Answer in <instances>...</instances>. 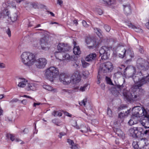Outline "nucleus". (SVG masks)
<instances>
[{
	"label": "nucleus",
	"instance_id": "nucleus-9",
	"mask_svg": "<svg viewBox=\"0 0 149 149\" xmlns=\"http://www.w3.org/2000/svg\"><path fill=\"white\" fill-rule=\"evenodd\" d=\"M85 40L86 44L90 45L88 47L90 49H94L97 45L96 41L92 40L90 37L86 36L85 37Z\"/></svg>",
	"mask_w": 149,
	"mask_h": 149
},
{
	"label": "nucleus",
	"instance_id": "nucleus-19",
	"mask_svg": "<svg viewBox=\"0 0 149 149\" xmlns=\"http://www.w3.org/2000/svg\"><path fill=\"white\" fill-rule=\"evenodd\" d=\"M140 121L142 125L145 128H149V115Z\"/></svg>",
	"mask_w": 149,
	"mask_h": 149
},
{
	"label": "nucleus",
	"instance_id": "nucleus-7",
	"mask_svg": "<svg viewBox=\"0 0 149 149\" xmlns=\"http://www.w3.org/2000/svg\"><path fill=\"white\" fill-rule=\"evenodd\" d=\"M118 68L119 69L123 70L124 75L127 74L128 75H130V76H132V75L134 74L136 72L135 68L131 66H128L125 68V65H122L118 67Z\"/></svg>",
	"mask_w": 149,
	"mask_h": 149
},
{
	"label": "nucleus",
	"instance_id": "nucleus-18",
	"mask_svg": "<svg viewBox=\"0 0 149 149\" xmlns=\"http://www.w3.org/2000/svg\"><path fill=\"white\" fill-rule=\"evenodd\" d=\"M131 109H128L127 111H125V113H123L122 112H120L118 114V118L120 119L123 121V119L127 116L130 113Z\"/></svg>",
	"mask_w": 149,
	"mask_h": 149
},
{
	"label": "nucleus",
	"instance_id": "nucleus-42",
	"mask_svg": "<svg viewBox=\"0 0 149 149\" xmlns=\"http://www.w3.org/2000/svg\"><path fill=\"white\" fill-rule=\"evenodd\" d=\"M133 148L135 149H139V147L137 141H134L132 144Z\"/></svg>",
	"mask_w": 149,
	"mask_h": 149
},
{
	"label": "nucleus",
	"instance_id": "nucleus-40",
	"mask_svg": "<svg viewBox=\"0 0 149 149\" xmlns=\"http://www.w3.org/2000/svg\"><path fill=\"white\" fill-rule=\"evenodd\" d=\"M6 136L8 139L10 138L12 141H13L15 139L14 136L12 134H7Z\"/></svg>",
	"mask_w": 149,
	"mask_h": 149
},
{
	"label": "nucleus",
	"instance_id": "nucleus-24",
	"mask_svg": "<svg viewBox=\"0 0 149 149\" xmlns=\"http://www.w3.org/2000/svg\"><path fill=\"white\" fill-rule=\"evenodd\" d=\"M96 54L95 53H91L86 56L85 60L87 61H92L95 60L96 59Z\"/></svg>",
	"mask_w": 149,
	"mask_h": 149
},
{
	"label": "nucleus",
	"instance_id": "nucleus-27",
	"mask_svg": "<svg viewBox=\"0 0 149 149\" xmlns=\"http://www.w3.org/2000/svg\"><path fill=\"white\" fill-rule=\"evenodd\" d=\"M139 106H136L132 108V112L133 116L137 117L139 116L138 111L139 109Z\"/></svg>",
	"mask_w": 149,
	"mask_h": 149
},
{
	"label": "nucleus",
	"instance_id": "nucleus-61",
	"mask_svg": "<svg viewBox=\"0 0 149 149\" xmlns=\"http://www.w3.org/2000/svg\"><path fill=\"white\" fill-rule=\"evenodd\" d=\"M128 124L130 125H132L134 124V122L132 120H130L128 122Z\"/></svg>",
	"mask_w": 149,
	"mask_h": 149
},
{
	"label": "nucleus",
	"instance_id": "nucleus-35",
	"mask_svg": "<svg viewBox=\"0 0 149 149\" xmlns=\"http://www.w3.org/2000/svg\"><path fill=\"white\" fill-rule=\"evenodd\" d=\"M64 84H69L70 83L73 84V82L72 81V79H71V77H70L68 75H67L66 76V78H65V80L64 81Z\"/></svg>",
	"mask_w": 149,
	"mask_h": 149
},
{
	"label": "nucleus",
	"instance_id": "nucleus-17",
	"mask_svg": "<svg viewBox=\"0 0 149 149\" xmlns=\"http://www.w3.org/2000/svg\"><path fill=\"white\" fill-rule=\"evenodd\" d=\"M102 3L105 6L111 7L115 5L116 3V0H102Z\"/></svg>",
	"mask_w": 149,
	"mask_h": 149
},
{
	"label": "nucleus",
	"instance_id": "nucleus-44",
	"mask_svg": "<svg viewBox=\"0 0 149 149\" xmlns=\"http://www.w3.org/2000/svg\"><path fill=\"white\" fill-rule=\"evenodd\" d=\"M30 5L32 6V7L36 9L38 8V4L37 3L33 2L31 3Z\"/></svg>",
	"mask_w": 149,
	"mask_h": 149
},
{
	"label": "nucleus",
	"instance_id": "nucleus-21",
	"mask_svg": "<svg viewBox=\"0 0 149 149\" xmlns=\"http://www.w3.org/2000/svg\"><path fill=\"white\" fill-rule=\"evenodd\" d=\"M76 128L77 129H81L80 131L83 133H85L88 131H91L89 127H86L83 124L81 125L79 127L77 126Z\"/></svg>",
	"mask_w": 149,
	"mask_h": 149
},
{
	"label": "nucleus",
	"instance_id": "nucleus-28",
	"mask_svg": "<svg viewBox=\"0 0 149 149\" xmlns=\"http://www.w3.org/2000/svg\"><path fill=\"white\" fill-rule=\"evenodd\" d=\"M127 25L130 28L133 29L135 30V31L136 32H142V31L141 28L137 27L136 26L133 25L131 23H128Z\"/></svg>",
	"mask_w": 149,
	"mask_h": 149
},
{
	"label": "nucleus",
	"instance_id": "nucleus-54",
	"mask_svg": "<svg viewBox=\"0 0 149 149\" xmlns=\"http://www.w3.org/2000/svg\"><path fill=\"white\" fill-rule=\"evenodd\" d=\"M66 135V133L64 132H61L59 133V135L58 136L59 138L61 139L63 136H64Z\"/></svg>",
	"mask_w": 149,
	"mask_h": 149
},
{
	"label": "nucleus",
	"instance_id": "nucleus-55",
	"mask_svg": "<svg viewBox=\"0 0 149 149\" xmlns=\"http://www.w3.org/2000/svg\"><path fill=\"white\" fill-rule=\"evenodd\" d=\"M71 91L68 90L66 89H62V93H70Z\"/></svg>",
	"mask_w": 149,
	"mask_h": 149
},
{
	"label": "nucleus",
	"instance_id": "nucleus-50",
	"mask_svg": "<svg viewBox=\"0 0 149 149\" xmlns=\"http://www.w3.org/2000/svg\"><path fill=\"white\" fill-rule=\"evenodd\" d=\"M43 88L46 89L48 91H51L52 90L51 87L50 86L48 85H44Z\"/></svg>",
	"mask_w": 149,
	"mask_h": 149
},
{
	"label": "nucleus",
	"instance_id": "nucleus-62",
	"mask_svg": "<svg viewBox=\"0 0 149 149\" xmlns=\"http://www.w3.org/2000/svg\"><path fill=\"white\" fill-rule=\"evenodd\" d=\"M64 114L66 116L70 117H71L72 116V115L71 114H70L69 113L66 111L65 112H64Z\"/></svg>",
	"mask_w": 149,
	"mask_h": 149
},
{
	"label": "nucleus",
	"instance_id": "nucleus-5",
	"mask_svg": "<svg viewBox=\"0 0 149 149\" xmlns=\"http://www.w3.org/2000/svg\"><path fill=\"white\" fill-rule=\"evenodd\" d=\"M111 47L107 46H103L99 51L100 56H101L102 60H105L109 58L110 55V50Z\"/></svg>",
	"mask_w": 149,
	"mask_h": 149
},
{
	"label": "nucleus",
	"instance_id": "nucleus-6",
	"mask_svg": "<svg viewBox=\"0 0 149 149\" xmlns=\"http://www.w3.org/2000/svg\"><path fill=\"white\" fill-rule=\"evenodd\" d=\"M132 77L133 79V80L135 83L134 87V88H141V86H140L139 85H141V80L143 79L144 80H145L146 77H142L141 76V73H139V72H138L135 75L134 74L132 75Z\"/></svg>",
	"mask_w": 149,
	"mask_h": 149
},
{
	"label": "nucleus",
	"instance_id": "nucleus-10",
	"mask_svg": "<svg viewBox=\"0 0 149 149\" xmlns=\"http://www.w3.org/2000/svg\"><path fill=\"white\" fill-rule=\"evenodd\" d=\"M49 39V38L48 37H44L40 39V45L41 46V49L45 50L48 49L47 45L48 44V39ZM39 49H40V48Z\"/></svg>",
	"mask_w": 149,
	"mask_h": 149
},
{
	"label": "nucleus",
	"instance_id": "nucleus-3",
	"mask_svg": "<svg viewBox=\"0 0 149 149\" xmlns=\"http://www.w3.org/2000/svg\"><path fill=\"white\" fill-rule=\"evenodd\" d=\"M113 67L112 63L108 61L101 64L98 71V75L102 74L105 75V73L111 72L113 70Z\"/></svg>",
	"mask_w": 149,
	"mask_h": 149
},
{
	"label": "nucleus",
	"instance_id": "nucleus-13",
	"mask_svg": "<svg viewBox=\"0 0 149 149\" xmlns=\"http://www.w3.org/2000/svg\"><path fill=\"white\" fill-rule=\"evenodd\" d=\"M124 13L127 15H129L132 13V10L130 4L127 3L123 5Z\"/></svg>",
	"mask_w": 149,
	"mask_h": 149
},
{
	"label": "nucleus",
	"instance_id": "nucleus-1",
	"mask_svg": "<svg viewBox=\"0 0 149 149\" xmlns=\"http://www.w3.org/2000/svg\"><path fill=\"white\" fill-rule=\"evenodd\" d=\"M134 89L136 90H134L132 93L126 91L123 92L125 98L130 103L135 102L141 100L142 96L145 93L144 90L141 88Z\"/></svg>",
	"mask_w": 149,
	"mask_h": 149
},
{
	"label": "nucleus",
	"instance_id": "nucleus-63",
	"mask_svg": "<svg viewBox=\"0 0 149 149\" xmlns=\"http://www.w3.org/2000/svg\"><path fill=\"white\" fill-rule=\"evenodd\" d=\"M82 64L84 68H86L87 66H88L89 65L88 63L86 62H84Z\"/></svg>",
	"mask_w": 149,
	"mask_h": 149
},
{
	"label": "nucleus",
	"instance_id": "nucleus-37",
	"mask_svg": "<svg viewBox=\"0 0 149 149\" xmlns=\"http://www.w3.org/2000/svg\"><path fill=\"white\" fill-rule=\"evenodd\" d=\"M141 81V85H139L140 86H142L143 85L146 84V83H149V78H148V77L147 76L146 77L145 80L143 79H142Z\"/></svg>",
	"mask_w": 149,
	"mask_h": 149
},
{
	"label": "nucleus",
	"instance_id": "nucleus-52",
	"mask_svg": "<svg viewBox=\"0 0 149 149\" xmlns=\"http://www.w3.org/2000/svg\"><path fill=\"white\" fill-rule=\"evenodd\" d=\"M77 146L78 145L77 144H74L71 147V148L72 149H79Z\"/></svg>",
	"mask_w": 149,
	"mask_h": 149
},
{
	"label": "nucleus",
	"instance_id": "nucleus-31",
	"mask_svg": "<svg viewBox=\"0 0 149 149\" xmlns=\"http://www.w3.org/2000/svg\"><path fill=\"white\" fill-rule=\"evenodd\" d=\"M120 49L121 51L120 52V53L119 54L118 56L121 58H123L125 56L126 50L125 49L123 48H122Z\"/></svg>",
	"mask_w": 149,
	"mask_h": 149
},
{
	"label": "nucleus",
	"instance_id": "nucleus-49",
	"mask_svg": "<svg viewBox=\"0 0 149 149\" xmlns=\"http://www.w3.org/2000/svg\"><path fill=\"white\" fill-rule=\"evenodd\" d=\"M82 23L83 26L87 28L89 26V24H87L86 22L84 20L82 21Z\"/></svg>",
	"mask_w": 149,
	"mask_h": 149
},
{
	"label": "nucleus",
	"instance_id": "nucleus-20",
	"mask_svg": "<svg viewBox=\"0 0 149 149\" xmlns=\"http://www.w3.org/2000/svg\"><path fill=\"white\" fill-rule=\"evenodd\" d=\"M65 46L66 45L64 43H59L57 46V49L59 52H56L55 55L57 56V54H58V53L62 52V51H64L65 50Z\"/></svg>",
	"mask_w": 149,
	"mask_h": 149
},
{
	"label": "nucleus",
	"instance_id": "nucleus-33",
	"mask_svg": "<svg viewBox=\"0 0 149 149\" xmlns=\"http://www.w3.org/2000/svg\"><path fill=\"white\" fill-rule=\"evenodd\" d=\"M97 35L100 38L102 37V31L100 29L95 28L94 29Z\"/></svg>",
	"mask_w": 149,
	"mask_h": 149
},
{
	"label": "nucleus",
	"instance_id": "nucleus-22",
	"mask_svg": "<svg viewBox=\"0 0 149 149\" xmlns=\"http://www.w3.org/2000/svg\"><path fill=\"white\" fill-rule=\"evenodd\" d=\"M71 61V65L77 70L80 68L79 61L74 59H73Z\"/></svg>",
	"mask_w": 149,
	"mask_h": 149
},
{
	"label": "nucleus",
	"instance_id": "nucleus-14",
	"mask_svg": "<svg viewBox=\"0 0 149 149\" xmlns=\"http://www.w3.org/2000/svg\"><path fill=\"white\" fill-rule=\"evenodd\" d=\"M58 55L59 56L58 58H61L60 60H70L71 61L73 59L72 56L64 52L58 53Z\"/></svg>",
	"mask_w": 149,
	"mask_h": 149
},
{
	"label": "nucleus",
	"instance_id": "nucleus-34",
	"mask_svg": "<svg viewBox=\"0 0 149 149\" xmlns=\"http://www.w3.org/2000/svg\"><path fill=\"white\" fill-rule=\"evenodd\" d=\"M17 13H15L12 14L10 17L12 21L13 22L17 20Z\"/></svg>",
	"mask_w": 149,
	"mask_h": 149
},
{
	"label": "nucleus",
	"instance_id": "nucleus-43",
	"mask_svg": "<svg viewBox=\"0 0 149 149\" xmlns=\"http://www.w3.org/2000/svg\"><path fill=\"white\" fill-rule=\"evenodd\" d=\"M87 102V99L86 98L84 99L81 102H79V103L80 105L85 106Z\"/></svg>",
	"mask_w": 149,
	"mask_h": 149
},
{
	"label": "nucleus",
	"instance_id": "nucleus-39",
	"mask_svg": "<svg viewBox=\"0 0 149 149\" xmlns=\"http://www.w3.org/2000/svg\"><path fill=\"white\" fill-rule=\"evenodd\" d=\"M52 114L55 117L57 116L60 117L62 115V113L61 112L55 111H53Z\"/></svg>",
	"mask_w": 149,
	"mask_h": 149
},
{
	"label": "nucleus",
	"instance_id": "nucleus-2",
	"mask_svg": "<svg viewBox=\"0 0 149 149\" xmlns=\"http://www.w3.org/2000/svg\"><path fill=\"white\" fill-rule=\"evenodd\" d=\"M22 61L25 65L28 66H31L34 62L35 56L32 53L29 52H24L21 56Z\"/></svg>",
	"mask_w": 149,
	"mask_h": 149
},
{
	"label": "nucleus",
	"instance_id": "nucleus-56",
	"mask_svg": "<svg viewBox=\"0 0 149 149\" xmlns=\"http://www.w3.org/2000/svg\"><path fill=\"white\" fill-rule=\"evenodd\" d=\"M6 33L8 34V36L10 37L11 36V31L9 28H8L6 31Z\"/></svg>",
	"mask_w": 149,
	"mask_h": 149
},
{
	"label": "nucleus",
	"instance_id": "nucleus-64",
	"mask_svg": "<svg viewBox=\"0 0 149 149\" xmlns=\"http://www.w3.org/2000/svg\"><path fill=\"white\" fill-rule=\"evenodd\" d=\"M21 102L24 105H25L27 103V101L26 100H23L21 101Z\"/></svg>",
	"mask_w": 149,
	"mask_h": 149
},
{
	"label": "nucleus",
	"instance_id": "nucleus-58",
	"mask_svg": "<svg viewBox=\"0 0 149 149\" xmlns=\"http://www.w3.org/2000/svg\"><path fill=\"white\" fill-rule=\"evenodd\" d=\"M19 100L17 98H14L13 99L11 100L9 102L10 103L13 102H16Z\"/></svg>",
	"mask_w": 149,
	"mask_h": 149
},
{
	"label": "nucleus",
	"instance_id": "nucleus-8",
	"mask_svg": "<svg viewBox=\"0 0 149 149\" xmlns=\"http://www.w3.org/2000/svg\"><path fill=\"white\" fill-rule=\"evenodd\" d=\"M47 63V61L45 58H40L35 61L36 67L39 69L45 68Z\"/></svg>",
	"mask_w": 149,
	"mask_h": 149
},
{
	"label": "nucleus",
	"instance_id": "nucleus-30",
	"mask_svg": "<svg viewBox=\"0 0 149 149\" xmlns=\"http://www.w3.org/2000/svg\"><path fill=\"white\" fill-rule=\"evenodd\" d=\"M116 86L117 88V90L119 94L120 92H123L125 89L124 86L123 84H122L121 85L118 84L116 85Z\"/></svg>",
	"mask_w": 149,
	"mask_h": 149
},
{
	"label": "nucleus",
	"instance_id": "nucleus-53",
	"mask_svg": "<svg viewBox=\"0 0 149 149\" xmlns=\"http://www.w3.org/2000/svg\"><path fill=\"white\" fill-rule=\"evenodd\" d=\"M127 107V106L125 105H121L118 108V110L120 111V110H123Z\"/></svg>",
	"mask_w": 149,
	"mask_h": 149
},
{
	"label": "nucleus",
	"instance_id": "nucleus-16",
	"mask_svg": "<svg viewBox=\"0 0 149 149\" xmlns=\"http://www.w3.org/2000/svg\"><path fill=\"white\" fill-rule=\"evenodd\" d=\"M141 70L139 72V73H141V76L142 77H148L149 78V68L148 66L147 65L143 69H140Z\"/></svg>",
	"mask_w": 149,
	"mask_h": 149
},
{
	"label": "nucleus",
	"instance_id": "nucleus-23",
	"mask_svg": "<svg viewBox=\"0 0 149 149\" xmlns=\"http://www.w3.org/2000/svg\"><path fill=\"white\" fill-rule=\"evenodd\" d=\"M26 89L27 91L36 90L37 89L36 85L35 84L29 83L27 82Z\"/></svg>",
	"mask_w": 149,
	"mask_h": 149
},
{
	"label": "nucleus",
	"instance_id": "nucleus-11",
	"mask_svg": "<svg viewBox=\"0 0 149 149\" xmlns=\"http://www.w3.org/2000/svg\"><path fill=\"white\" fill-rule=\"evenodd\" d=\"M71 79L73 82V84H76L79 82L81 80V77L79 72L76 70L71 77Z\"/></svg>",
	"mask_w": 149,
	"mask_h": 149
},
{
	"label": "nucleus",
	"instance_id": "nucleus-25",
	"mask_svg": "<svg viewBox=\"0 0 149 149\" xmlns=\"http://www.w3.org/2000/svg\"><path fill=\"white\" fill-rule=\"evenodd\" d=\"M113 130L118 136L123 139L125 137V134L119 128H114Z\"/></svg>",
	"mask_w": 149,
	"mask_h": 149
},
{
	"label": "nucleus",
	"instance_id": "nucleus-60",
	"mask_svg": "<svg viewBox=\"0 0 149 149\" xmlns=\"http://www.w3.org/2000/svg\"><path fill=\"white\" fill-rule=\"evenodd\" d=\"M5 67V65L3 63H0V68H3Z\"/></svg>",
	"mask_w": 149,
	"mask_h": 149
},
{
	"label": "nucleus",
	"instance_id": "nucleus-41",
	"mask_svg": "<svg viewBox=\"0 0 149 149\" xmlns=\"http://www.w3.org/2000/svg\"><path fill=\"white\" fill-rule=\"evenodd\" d=\"M105 79L107 84L111 85H113V84L110 78L107 77H106Z\"/></svg>",
	"mask_w": 149,
	"mask_h": 149
},
{
	"label": "nucleus",
	"instance_id": "nucleus-12",
	"mask_svg": "<svg viewBox=\"0 0 149 149\" xmlns=\"http://www.w3.org/2000/svg\"><path fill=\"white\" fill-rule=\"evenodd\" d=\"M139 109L138 117H144L145 118L149 115V111L147 109H145L144 108H141L140 106L139 107Z\"/></svg>",
	"mask_w": 149,
	"mask_h": 149
},
{
	"label": "nucleus",
	"instance_id": "nucleus-45",
	"mask_svg": "<svg viewBox=\"0 0 149 149\" xmlns=\"http://www.w3.org/2000/svg\"><path fill=\"white\" fill-rule=\"evenodd\" d=\"M112 111L110 109L109 107H108L107 110V114L109 116L111 117L112 116Z\"/></svg>",
	"mask_w": 149,
	"mask_h": 149
},
{
	"label": "nucleus",
	"instance_id": "nucleus-59",
	"mask_svg": "<svg viewBox=\"0 0 149 149\" xmlns=\"http://www.w3.org/2000/svg\"><path fill=\"white\" fill-rule=\"evenodd\" d=\"M97 12L99 15H100L103 14V11L100 9H98L97 10Z\"/></svg>",
	"mask_w": 149,
	"mask_h": 149
},
{
	"label": "nucleus",
	"instance_id": "nucleus-38",
	"mask_svg": "<svg viewBox=\"0 0 149 149\" xmlns=\"http://www.w3.org/2000/svg\"><path fill=\"white\" fill-rule=\"evenodd\" d=\"M118 69L119 70V69L118 68ZM120 71H119L116 72L114 74V76L116 77L117 78L120 77L122 75V69H120Z\"/></svg>",
	"mask_w": 149,
	"mask_h": 149
},
{
	"label": "nucleus",
	"instance_id": "nucleus-26",
	"mask_svg": "<svg viewBox=\"0 0 149 149\" xmlns=\"http://www.w3.org/2000/svg\"><path fill=\"white\" fill-rule=\"evenodd\" d=\"M19 79L21 80V81L18 84V86L20 88H24L25 86H26L27 82V81L26 82L25 81L26 80L25 79L20 78H19Z\"/></svg>",
	"mask_w": 149,
	"mask_h": 149
},
{
	"label": "nucleus",
	"instance_id": "nucleus-51",
	"mask_svg": "<svg viewBox=\"0 0 149 149\" xmlns=\"http://www.w3.org/2000/svg\"><path fill=\"white\" fill-rule=\"evenodd\" d=\"M67 142L70 145H71L72 146L74 144L73 141L69 139H68Z\"/></svg>",
	"mask_w": 149,
	"mask_h": 149
},
{
	"label": "nucleus",
	"instance_id": "nucleus-46",
	"mask_svg": "<svg viewBox=\"0 0 149 149\" xmlns=\"http://www.w3.org/2000/svg\"><path fill=\"white\" fill-rule=\"evenodd\" d=\"M88 85L86 84L84 85L83 86H81L80 88V90L82 91H85L86 88H87Z\"/></svg>",
	"mask_w": 149,
	"mask_h": 149
},
{
	"label": "nucleus",
	"instance_id": "nucleus-57",
	"mask_svg": "<svg viewBox=\"0 0 149 149\" xmlns=\"http://www.w3.org/2000/svg\"><path fill=\"white\" fill-rule=\"evenodd\" d=\"M139 52H140L141 53L143 54L144 52V51L143 49V47H140L139 49Z\"/></svg>",
	"mask_w": 149,
	"mask_h": 149
},
{
	"label": "nucleus",
	"instance_id": "nucleus-29",
	"mask_svg": "<svg viewBox=\"0 0 149 149\" xmlns=\"http://www.w3.org/2000/svg\"><path fill=\"white\" fill-rule=\"evenodd\" d=\"M110 90L111 93L115 96H116L119 94L116 85L112 87L111 88Z\"/></svg>",
	"mask_w": 149,
	"mask_h": 149
},
{
	"label": "nucleus",
	"instance_id": "nucleus-4",
	"mask_svg": "<svg viewBox=\"0 0 149 149\" xmlns=\"http://www.w3.org/2000/svg\"><path fill=\"white\" fill-rule=\"evenodd\" d=\"M59 74L58 69L54 67H50L46 70L45 75L47 78L52 81L53 78L56 77Z\"/></svg>",
	"mask_w": 149,
	"mask_h": 149
},
{
	"label": "nucleus",
	"instance_id": "nucleus-36",
	"mask_svg": "<svg viewBox=\"0 0 149 149\" xmlns=\"http://www.w3.org/2000/svg\"><path fill=\"white\" fill-rule=\"evenodd\" d=\"M67 75L65 74V73H62L60 75L59 77V79L60 81L63 83H64V81L65 80V78H66V76Z\"/></svg>",
	"mask_w": 149,
	"mask_h": 149
},
{
	"label": "nucleus",
	"instance_id": "nucleus-47",
	"mask_svg": "<svg viewBox=\"0 0 149 149\" xmlns=\"http://www.w3.org/2000/svg\"><path fill=\"white\" fill-rule=\"evenodd\" d=\"M104 28L107 32H109L111 29V27L107 25H105Z\"/></svg>",
	"mask_w": 149,
	"mask_h": 149
},
{
	"label": "nucleus",
	"instance_id": "nucleus-32",
	"mask_svg": "<svg viewBox=\"0 0 149 149\" xmlns=\"http://www.w3.org/2000/svg\"><path fill=\"white\" fill-rule=\"evenodd\" d=\"M73 52L75 55H79L81 53V51L79 46L74 47Z\"/></svg>",
	"mask_w": 149,
	"mask_h": 149
},
{
	"label": "nucleus",
	"instance_id": "nucleus-15",
	"mask_svg": "<svg viewBox=\"0 0 149 149\" xmlns=\"http://www.w3.org/2000/svg\"><path fill=\"white\" fill-rule=\"evenodd\" d=\"M136 63L137 67L139 69L144 68L145 67H146L144 65L145 64L147 63L146 61L142 58H138L137 61Z\"/></svg>",
	"mask_w": 149,
	"mask_h": 149
},
{
	"label": "nucleus",
	"instance_id": "nucleus-48",
	"mask_svg": "<svg viewBox=\"0 0 149 149\" xmlns=\"http://www.w3.org/2000/svg\"><path fill=\"white\" fill-rule=\"evenodd\" d=\"M3 13L4 14L5 16L6 15L7 16L8 18H10V13L8 11H6V10H4L3 11Z\"/></svg>",
	"mask_w": 149,
	"mask_h": 149
}]
</instances>
